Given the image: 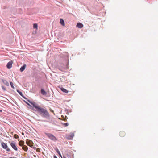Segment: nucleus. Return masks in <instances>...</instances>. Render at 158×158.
I'll return each mask as SVG.
<instances>
[{
    "mask_svg": "<svg viewBox=\"0 0 158 158\" xmlns=\"http://www.w3.org/2000/svg\"><path fill=\"white\" fill-rule=\"evenodd\" d=\"M32 109L35 111H37L43 118L49 119L50 118V115L47 110L40 106L39 105L37 104V106L35 108H32Z\"/></svg>",
    "mask_w": 158,
    "mask_h": 158,
    "instance_id": "obj_1",
    "label": "nucleus"
},
{
    "mask_svg": "<svg viewBox=\"0 0 158 158\" xmlns=\"http://www.w3.org/2000/svg\"><path fill=\"white\" fill-rule=\"evenodd\" d=\"M45 134L51 140L53 141L54 142H56L57 141V139L52 134L50 133H46Z\"/></svg>",
    "mask_w": 158,
    "mask_h": 158,
    "instance_id": "obj_2",
    "label": "nucleus"
},
{
    "mask_svg": "<svg viewBox=\"0 0 158 158\" xmlns=\"http://www.w3.org/2000/svg\"><path fill=\"white\" fill-rule=\"evenodd\" d=\"M9 142L10 143V146L15 150H18V148L16 142L13 141H12L11 143L10 142V141Z\"/></svg>",
    "mask_w": 158,
    "mask_h": 158,
    "instance_id": "obj_3",
    "label": "nucleus"
},
{
    "mask_svg": "<svg viewBox=\"0 0 158 158\" xmlns=\"http://www.w3.org/2000/svg\"><path fill=\"white\" fill-rule=\"evenodd\" d=\"M1 146L3 148L6 149L7 151H10V149L8 148V147L6 143H5L4 142H2L1 143Z\"/></svg>",
    "mask_w": 158,
    "mask_h": 158,
    "instance_id": "obj_4",
    "label": "nucleus"
},
{
    "mask_svg": "<svg viewBox=\"0 0 158 158\" xmlns=\"http://www.w3.org/2000/svg\"><path fill=\"white\" fill-rule=\"evenodd\" d=\"M26 143L27 145L30 146L31 148L32 147L34 144L33 142L31 140L28 139L26 140Z\"/></svg>",
    "mask_w": 158,
    "mask_h": 158,
    "instance_id": "obj_5",
    "label": "nucleus"
},
{
    "mask_svg": "<svg viewBox=\"0 0 158 158\" xmlns=\"http://www.w3.org/2000/svg\"><path fill=\"white\" fill-rule=\"evenodd\" d=\"M74 136V134L73 133H71L69 135H66L65 138L68 140H71L72 139Z\"/></svg>",
    "mask_w": 158,
    "mask_h": 158,
    "instance_id": "obj_6",
    "label": "nucleus"
},
{
    "mask_svg": "<svg viewBox=\"0 0 158 158\" xmlns=\"http://www.w3.org/2000/svg\"><path fill=\"white\" fill-rule=\"evenodd\" d=\"M0 80L1 81L2 83L6 86H9V82L6 80L3 79H0Z\"/></svg>",
    "mask_w": 158,
    "mask_h": 158,
    "instance_id": "obj_7",
    "label": "nucleus"
},
{
    "mask_svg": "<svg viewBox=\"0 0 158 158\" xmlns=\"http://www.w3.org/2000/svg\"><path fill=\"white\" fill-rule=\"evenodd\" d=\"M13 63V62L12 61H10L7 63L6 67L8 69H10L12 67Z\"/></svg>",
    "mask_w": 158,
    "mask_h": 158,
    "instance_id": "obj_8",
    "label": "nucleus"
},
{
    "mask_svg": "<svg viewBox=\"0 0 158 158\" xmlns=\"http://www.w3.org/2000/svg\"><path fill=\"white\" fill-rule=\"evenodd\" d=\"M27 101L28 102L30 103H31L33 106V107L35 108L37 106V104H36V103L34 102L31 101L29 100H27Z\"/></svg>",
    "mask_w": 158,
    "mask_h": 158,
    "instance_id": "obj_9",
    "label": "nucleus"
},
{
    "mask_svg": "<svg viewBox=\"0 0 158 158\" xmlns=\"http://www.w3.org/2000/svg\"><path fill=\"white\" fill-rule=\"evenodd\" d=\"M40 93L44 96H46L47 94V92L43 89H41L40 90Z\"/></svg>",
    "mask_w": 158,
    "mask_h": 158,
    "instance_id": "obj_10",
    "label": "nucleus"
},
{
    "mask_svg": "<svg viewBox=\"0 0 158 158\" xmlns=\"http://www.w3.org/2000/svg\"><path fill=\"white\" fill-rule=\"evenodd\" d=\"M76 27L79 28H81L83 27V25L81 23H77Z\"/></svg>",
    "mask_w": 158,
    "mask_h": 158,
    "instance_id": "obj_11",
    "label": "nucleus"
},
{
    "mask_svg": "<svg viewBox=\"0 0 158 158\" xmlns=\"http://www.w3.org/2000/svg\"><path fill=\"white\" fill-rule=\"evenodd\" d=\"M26 64H24L23 65L21 66V67L20 69V70L21 72H22L24 71V70H25L26 67Z\"/></svg>",
    "mask_w": 158,
    "mask_h": 158,
    "instance_id": "obj_12",
    "label": "nucleus"
},
{
    "mask_svg": "<svg viewBox=\"0 0 158 158\" xmlns=\"http://www.w3.org/2000/svg\"><path fill=\"white\" fill-rule=\"evenodd\" d=\"M119 134L121 137H123L125 136V133L123 131H121L120 132Z\"/></svg>",
    "mask_w": 158,
    "mask_h": 158,
    "instance_id": "obj_13",
    "label": "nucleus"
},
{
    "mask_svg": "<svg viewBox=\"0 0 158 158\" xmlns=\"http://www.w3.org/2000/svg\"><path fill=\"white\" fill-rule=\"evenodd\" d=\"M24 142L23 140H20L19 142V144L20 146H23L24 145Z\"/></svg>",
    "mask_w": 158,
    "mask_h": 158,
    "instance_id": "obj_14",
    "label": "nucleus"
},
{
    "mask_svg": "<svg viewBox=\"0 0 158 158\" xmlns=\"http://www.w3.org/2000/svg\"><path fill=\"white\" fill-rule=\"evenodd\" d=\"M22 149L25 151L27 152L28 150V147L26 145H24L22 146Z\"/></svg>",
    "mask_w": 158,
    "mask_h": 158,
    "instance_id": "obj_15",
    "label": "nucleus"
},
{
    "mask_svg": "<svg viewBox=\"0 0 158 158\" xmlns=\"http://www.w3.org/2000/svg\"><path fill=\"white\" fill-rule=\"evenodd\" d=\"M16 91L23 98H24V96L23 95L21 91L18 89H17Z\"/></svg>",
    "mask_w": 158,
    "mask_h": 158,
    "instance_id": "obj_16",
    "label": "nucleus"
},
{
    "mask_svg": "<svg viewBox=\"0 0 158 158\" xmlns=\"http://www.w3.org/2000/svg\"><path fill=\"white\" fill-rule=\"evenodd\" d=\"M55 150H56V152L58 153V154L59 155V156L61 157V158H62V155L61 154V153L59 151V149H58L57 148H56Z\"/></svg>",
    "mask_w": 158,
    "mask_h": 158,
    "instance_id": "obj_17",
    "label": "nucleus"
},
{
    "mask_svg": "<svg viewBox=\"0 0 158 158\" xmlns=\"http://www.w3.org/2000/svg\"><path fill=\"white\" fill-rule=\"evenodd\" d=\"M61 90L62 92L65 93H67L68 92V90L63 88H61Z\"/></svg>",
    "mask_w": 158,
    "mask_h": 158,
    "instance_id": "obj_18",
    "label": "nucleus"
},
{
    "mask_svg": "<svg viewBox=\"0 0 158 158\" xmlns=\"http://www.w3.org/2000/svg\"><path fill=\"white\" fill-rule=\"evenodd\" d=\"M60 24L62 25V26H64V22L63 19H60Z\"/></svg>",
    "mask_w": 158,
    "mask_h": 158,
    "instance_id": "obj_19",
    "label": "nucleus"
},
{
    "mask_svg": "<svg viewBox=\"0 0 158 158\" xmlns=\"http://www.w3.org/2000/svg\"><path fill=\"white\" fill-rule=\"evenodd\" d=\"M33 27L34 28H36V29H37V28H38L37 24L36 23H34L33 24Z\"/></svg>",
    "mask_w": 158,
    "mask_h": 158,
    "instance_id": "obj_20",
    "label": "nucleus"
},
{
    "mask_svg": "<svg viewBox=\"0 0 158 158\" xmlns=\"http://www.w3.org/2000/svg\"><path fill=\"white\" fill-rule=\"evenodd\" d=\"M10 85L12 87V88H13V89H14L15 87L14 86V84H13V83L12 81H10Z\"/></svg>",
    "mask_w": 158,
    "mask_h": 158,
    "instance_id": "obj_21",
    "label": "nucleus"
},
{
    "mask_svg": "<svg viewBox=\"0 0 158 158\" xmlns=\"http://www.w3.org/2000/svg\"><path fill=\"white\" fill-rule=\"evenodd\" d=\"M1 87H2V89H3V91H6V88L4 85H1Z\"/></svg>",
    "mask_w": 158,
    "mask_h": 158,
    "instance_id": "obj_22",
    "label": "nucleus"
},
{
    "mask_svg": "<svg viewBox=\"0 0 158 158\" xmlns=\"http://www.w3.org/2000/svg\"><path fill=\"white\" fill-rule=\"evenodd\" d=\"M14 138H15V139H17L19 138V136L16 134H15L14 135Z\"/></svg>",
    "mask_w": 158,
    "mask_h": 158,
    "instance_id": "obj_23",
    "label": "nucleus"
},
{
    "mask_svg": "<svg viewBox=\"0 0 158 158\" xmlns=\"http://www.w3.org/2000/svg\"><path fill=\"white\" fill-rule=\"evenodd\" d=\"M23 101L27 105L30 106L31 107V106L30 105V104L29 103H28V102H26V101H25L24 100H23Z\"/></svg>",
    "mask_w": 158,
    "mask_h": 158,
    "instance_id": "obj_24",
    "label": "nucleus"
},
{
    "mask_svg": "<svg viewBox=\"0 0 158 158\" xmlns=\"http://www.w3.org/2000/svg\"><path fill=\"white\" fill-rule=\"evenodd\" d=\"M69 68V63H68V62L66 64V66L65 67V68L66 69H68Z\"/></svg>",
    "mask_w": 158,
    "mask_h": 158,
    "instance_id": "obj_25",
    "label": "nucleus"
},
{
    "mask_svg": "<svg viewBox=\"0 0 158 158\" xmlns=\"http://www.w3.org/2000/svg\"><path fill=\"white\" fill-rule=\"evenodd\" d=\"M63 125L65 127H66V126H68L69 125V124L68 123H64Z\"/></svg>",
    "mask_w": 158,
    "mask_h": 158,
    "instance_id": "obj_26",
    "label": "nucleus"
},
{
    "mask_svg": "<svg viewBox=\"0 0 158 158\" xmlns=\"http://www.w3.org/2000/svg\"><path fill=\"white\" fill-rule=\"evenodd\" d=\"M36 151L39 152L40 151V149L39 148H36Z\"/></svg>",
    "mask_w": 158,
    "mask_h": 158,
    "instance_id": "obj_27",
    "label": "nucleus"
},
{
    "mask_svg": "<svg viewBox=\"0 0 158 158\" xmlns=\"http://www.w3.org/2000/svg\"><path fill=\"white\" fill-rule=\"evenodd\" d=\"M54 158H57V156L56 155H54L53 156Z\"/></svg>",
    "mask_w": 158,
    "mask_h": 158,
    "instance_id": "obj_28",
    "label": "nucleus"
},
{
    "mask_svg": "<svg viewBox=\"0 0 158 158\" xmlns=\"http://www.w3.org/2000/svg\"><path fill=\"white\" fill-rule=\"evenodd\" d=\"M33 149H35V150L36 149V147H33Z\"/></svg>",
    "mask_w": 158,
    "mask_h": 158,
    "instance_id": "obj_29",
    "label": "nucleus"
},
{
    "mask_svg": "<svg viewBox=\"0 0 158 158\" xmlns=\"http://www.w3.org/2000/svg\"><path fill=\"white\" fill-rule=\"evenodd\" d=\"M24 98L26 100H28V99L27 98H26L25 96H24V98Z\"/></svg>",
    "mask_w": 158,
    "mask_h": 158,
    "instance_id": "obj_30",
    "label": "nucleus"
},
{
    "mask_svg": "<svg viewBox=\"0 0 158 158\" xmlns=\"http://www.w3.org/2000/svg\"><path fill=\"white\" fill-rule=\"evenodd\" d=\"M63 158H66L65 156H63Z\"/></svg>",
    "mask_w": 158,
    "mask_h": 158,
    "instance_id": "obj_31",
    "label": "nucleus"
},
{
    "mask_svg": "<svg viewBox=\"0 0 158 158\" xmlns=\"http://www.w3.org/2000/svg\"><path fill=\"white\" fill-rule=\"evenodd\" d=\"M2 112V110H0V112Z\"/></svg>",
    "mask_w": 158,
    "mask_h": 158,
    "instance_id": "obj_32",
    "label": "nucleus"
},
{
    "mask_svg": "<svg viewBox=\"0 0 158 158\" xmlns=\"http://www.w3.org/2000/svg\"><path fill=\"white\" fill-rule=\"evenodd\" d=\"M34 157H36V156H35V155H34Z\"/></svg>",
    "mask_w": 158,
    "mask_h": 158,
    "instance_id": "obj_33",
    "label": "nucleus"
},
{
    "mask_svg": "<svg viewBox=\"0 0 158 158\" xmlns=\"http://www.w3.org/2000/svg\"><path fill=\"white\" fill-rule=\"evenodd\" d=\"M11 152V153H12V154H13V152Z\"/></svg>",
    "mask_w": 158,
    "mask_h": 158,
    "instance_id": "obj_34",
    "label": "nucleus"
}]
</instances>
